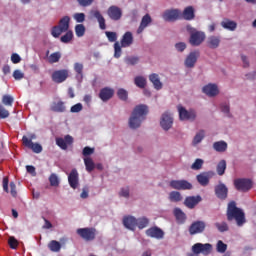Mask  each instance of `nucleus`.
Masks as SVG:
<instances>
[{
	"label": "nucleus",
	"mask_w": 256,
	"mask_h": 256,
	"mask_svg": "<svg viewBox=\"0 0 256 256\" xmlns=\"http://www.w3.org/2000/svg\"><path fill=\"white\" fill-rule=\"evenodd\" d=\"M226 217L227 221L229 222L236 221V225L238 227H243L247 223V218H245V211L237 207V203L235 201L228 203Z\"/></svg>",
	"instance_id": "f257e3e1"
},
{
	"label": "nucleus",
	"mask_w": 256,
	"mask_h": 256,
	"mask_svg": "<svg viewBox=\"0 0 256 256\" xmlns=\"http://www.w3.org/2000/svg\"><path fill=\"white\" fill-rule=\"evenodd\" d=\"M149 114V107L145 104H139L133 109L132 115L129 119L130 129H139L141 123L147 119Z\"/></svg>",
	"instance_id": "f03ea898"
},
{
	"label": "nucleus",
	"mask_w": 256,
	"mask_h": 256,
	"mask_svg": "<svg viewBox=\"0 0 256 256\" xmlns=\"http://www.w3.org/2000/svg\"><path fill=\"white\" fill-rule=\"evenodd\" d=\"M186 30L190 33L189 43L192 47H199L205 41V32L197 31L191 25L186 26Z\"/></svg>",
	"instance_id": "7ed1b4c3"
},
{
	"label": "nucleus",
	"mask_w": 256,
	"mask_h": 256,
	"mask_svg": "<svg viewBox=\"0 0 256 256\" xmlns=\"http://www.w3.org/2000/svg\"><path fill=\"white\" fill-rule=\"evenodd\" d=\"M71 21V18L69 16H64L60 21L59 25L52 27L51 35L55 39H58V37H61V33H67L69 31V23Z\"/></svg>",
	"instance_id": "20e7f679"
},
{
	"label": "nucleus",
	"mask_w": 256,
	"mask_h": 256,
	"mask_svg": "<svg viewBox=\"0 0 256 256\" xmlns=\"http://www.w3.org/2000/svg\"><path fill=\"white\" fill-rule=\"evenodd\" d=\"M37 139V135L35 134H28V136L22 137V143L24 147H27L28 149H31L33 153H41L43 151V146L39 143H33V140Z\"/></svg>",
	"instance_id": "39448f33"
},
{
	"label": "nucleus",
	"mask_w": 256,
	"mask_h": 256,
	"mask_svg": "<svg viewBox=\"0 0 256 256\" xmlns=\"http://www.w3.org/2000/svg\"><path fill=\"white\" fill-rule=\"evenodd\" d=\"M234 187L236 191L247 193V191L253 189V181L248 178H237L234 180Z\"/></svg>",
	"instance_id": "423d86ee"
},
{
	"label": "nucleus",
	"mask_w": 256,
	"mask_h": 256,
	"mask_svg": "<svg viewBox=\"0 0 256 256\" xmlns=\"http://www.w3.org/2000/svg\"><path fill=\"white\" fill-rule=\"evenodd\" d=\"M213 251V245L206 243H196L192 246V253H194L195 255H211Z\"/></svg>",
	"instance_id": "0eeeda50"
},
{
	"label": "nucleus",
	"mask_w": 256,
	"mask_h": 256,
	"mask_svg": "<svg viewBox=\"0 0 256 256\" xmlns=\"http://www.w3.org/2000/svg\"><path fill=\"white\" fill-rule=\"evenodd\" d=\"M178 113L180 121H195L197 119V112L195 110H187L181 105L178 106Z\"/></svg>",
	"instance_id": "6e6552de"
},
{
	"label": "nucleus",
	"mask_w": 256,
	"mask_h": 256,
	"mask_svg": "<svg viewBox=\"0 0 256 256\" xmlns=\"http://www.w3.org/2000/svg\"><path fill=\"white\" fill-rule=\"evenodd\" d=\"M181 17L182 14L179 9H167L162 14V18L168 23H175V21H179Z\"/></svg>",
	"instance_id": "1a4fd4ad"
},
{
	"label": "nucleus",
	"mask_w": 256,
	"mask_h": 256,
	"mask_svg": "<svg viewBox=\"0 0 256 256\" xmlns=\"http://www.w3.org/2000/svg\"><path fill=\"white\" fill-rule=\"evenodd\" d=\"M76 233L84 241H94L97 235V230L95 228H79Z\"/></svg>",
	"instance_id": "9d476101"
},
{
	"label": "nucleus",
	"mask_w": 256,
	"mask_h": 256,
	"mask_svg": "<svg viewBox=\"0 0 256 256\" xmlns=\"http://www.w3.org/2000/svg\"><path fill=\"white\" fill-rule=\"evenodd\" d=\"M169 186L171 189H176L178 191H189L193 189V184L187 180H171Z\"/></svg>",
	"instance_id": "9b49d317"
},
{
	"label": "nucleus",
	"mask_w": 256,
	"mask_h": 256,
	"mask_svg": "<svg viewBox=\"0 0 256 256\" xmlns=\"http://www.w3.org/2000/svg\"><path fill=\"white\" fill-rule=\"evenodd\" d=\"M160 126L164 131H169L173 127V116L171 115V112L166 111L162 114L160 119Z\"/></svg>",
	"instance_id": "f8f14e48"
},
{
	"label": "nucleus",
	"mask_w": 256,
	"mask_h": 256,
	"mask_svg": "<svg viewBox=\"0 0 256 256\" xmlns=\"http://www.w3.org/2000/svg\"><path fill=\"white\" fill-rule=\"evenodd\" d=\"M107 15L112 21H121L123 10L116 5H112L107 9Z\"/></svg>",
	"instance_id": "ddd939ff"
},
{
	"label": "nucleus",
	"mask_w": 256,
	"mask_h": 256,
	"mask_svg": "<svg viewBox=\"0 0 256 256\" xmlns=\"http://www.w3.org/2000/svg\"><path fill=\"white\" fill-rule=\"evenodd\" d=\"M215 177V172L213 171H207V172H202L196 176V179L202 187H207L209 185V181Z\"/></svg>",
	"instance_id": "4468645a"
},
{
	"label": "nucleus",
	"mask_w": 256,
	"mask_h": 256,
	"mask_svg": "<svg viewBox=\"0 0 256 256\" xmlns=\"http://www.w3.org/2000/svg\"><path fill=\"white\" fill-rule=\"evenodd\" d=\"M205 227H207V225L204 221H195L190 225L188 231L190 235H199V233L205 231Z\"/></svg>",
	"instance_id": "2eb2a0df"
},
{
	"label": "nucleus",
	"mask_w": 256,
	"mask_h": 256,
	"mask_svg": "<svg viewBox=\"0 0 256 256\" xmlns=\"http://www.w3.org/2000/svg\"><path fill=\"white\" fill-rule=\"evenodd\" d=\"M68 77L69 71L66 69L56 70L52 73V81H54V83H63L67 81Z\"/></svg>",
	"instance_id": "dca6fc26"
},
{
	"label": "nucleus",
	"mask_w": 256,
	"mask_h": 256,
	"mask_svg": "<svg viewBox=\"0 0 256 256\" xmlns=\"http://www.w3.org/2000/svg\"><path fill=\"white\" fill-rule=\"evenodd\" d=\"M56 145L63 149V151H67L69 145H73V136L66 135L64 138H56Z\"/></svg>",
	"instance_id": "f3484780"
},
{
	"label": "nucleus",
	"mask_w": 256,
	"mask_h": 256,
	"mask_svg": "<svg viewBox=\"0 0 256 256\" xmlns=\"http://www.w3.org/2000/svg\"><path fill=\"white\" fill-rule=\"evenodd\" d=\"M199 55V51L190 52L185 59V67L188 69H193V67H195V63H197V59H199Z\"/></svg>",
	"instance_id": "a211bd4d"
},
{
	"label": "nucleus",
	"mask_w": 256,
	"mask_h": 256,
	"mask_svg": "<svg viewBox=\"0 0 256 256\" xmlns=\"http://www.w3.org/2000/svg\"><path fill=\"white\" fill-rule=\"evenodd\" d=\"M68 183L72 189H77L79 187V172L77 169H72L68 175Z\"/></svg>",
	"instance_id": "6ab92c4d"
},
{
	"label": "nucleus",
	"mask_w": 256,
	"mask_h": 256,
	"mask_svg": "<svg viewBox=\"0 0 256 256\" xmlns=\"http://www.w3.org/2000/svg\"><path fill=\"white\" fill-rule=\"evenodd\" d=\"M115 95V90L109 87L102 88L99 92V98L104 103H107L110 99H113V96Z\"/></svg>",
	"instance_id": "aec40b11"
},
{
	"label": "nucleus",
	"mask_w": 256,
	"mask_h": 256,
	"mask_svg": "<svg viewBox=\"0 0 256 256\" xmlns=\"http://www.w3.org/2000/svg\"><path fill=\"white\" fill-rule=\"evenodd\" d=\"M229 193V189L227 186L223 183L218 184L215 186V195L218 197V199H221L224 201V199H227V195Z\"/></svg>",
	"instance_id": "412c9836"
},
{
	"label": "nucleus",
	"mask_w": 256,
	"mask_h": 256,
	"mask_svg": "<svg viewBox=\"0 0 256 256\" xmlns=\"http://www.w3.org/2000/svg\"><path fill=\"white\" fill-rule=\"evenodd\" d=\"M146 235L153 239H163V237H165V232H163L161 228L154 226L146 230Z\"/></svg>",
	"instance_id": "4be33fe9"
},
{
	"label": "nucleus",
	"mask_w": 256,
	"mask_h": 256,
	"mask_svg": "<svg viewBox=\"0 0 256 256\" xmlns=\"http://www.w3.org/2000/svg\"><path fill=\"white\" fill-rule=\"evenodd\" d=\"M123 225L126 229H129L130 231H135V229H137V218L133 216H124Z\"/></svg>",
	"instance_id": "5701e85b"
},
{
	"label": "nucleus",
	"mask_w": 256,
	"mask_h": 256,
	"mask_svg": "<svg viewBox=\"0 0 256 256\" xmlns=\"http://www.w3.org/2000/svg\"><path fill=\"white\" fill-rule=\"evenodd\" d=\"M199 203H201V196H188L184 200V205L188 209H195V206Z\"/></svg>",
	"instance_id": "b1692460"
},
{
	"label": "nucleus",
	"mask_w": 256,
	"mask_h": 256,
	"mask_svg": "<svg viewBox=\"0 0 256 256\" xmlns=\"http://www.w3.org/2000/svg\"><path fill=\"white\" fill-rule=\"evenodd\" d=\"M202 91L208 97H216V95H219V88L216 84H208L202 88Z\"/></svg>",
	"instance_id": "393cba45"
},
{
	"label": "nucleus",
	"mask_w": 256,
	"mask_h": 256,
	"mask_svg": "<svg viewBox=\"0 0 256 256\" xmlns=\"http://www.w3.org/2000/svg\"><path fill=\"white\" fill-rule=\"evenodd\" d=\"M90 14L92 15V17H94V19H97L100 29L105 31V29H107V25L105 24V17H103V14H101V11L92 10L90 11Z\"/></svg>",
	"instance_id": "a878e982"
},
{
	"label": "nucleus",
	"mask_w": 256,
	"mask_h": 256,
	"mask_svg": "<svg viewBox=\"0 0 256 256\" xmlns=\"http://www.w3.org/2000/svg\"><path fill=\"white\" fill-rule=\"evenodd\" d=\"M206 44L209 49H217L221 45V36H209Z\"/></svg>",
	"instance_id": "bb28decb"
},
{
	"label": "nucleus",
	"mask_w": 256,
	"mask_h": 256,
	"mask_svg": "<svg viewBox=\"0 0 256 256\" xmlns=\"http://www.w3.org/2000/svg\"><path fill=\"white\" fill-rule=\"evenodd\" d=\"M181 19H185V21H193L195 19V9L193 6H188L181 12Z\"/></svg>",
	"instance_id": "cd10ccee"
},
{
	"label": "nucleus",
	"mask_w": 256,
	"mask_h": 256,
	"mask_svg": "<svg viewBox=\"0 0 256 256\" xmlns=\"http://www.w3.org/2000/svg\"><path fill=\"white\" fill-rule=\"evenodd\" d=\"M121 47H131L133 45V33L126 32L120 41Z\"/></svg>",
	"instance_id": "c85d7f7f"
},
{
	"label": "nucleus",
	"mask_w": 256,
	"mask_h": 256,
	"mask_svg": "<svg viewBox=\"0 0 256 256\" xmlns=\"http://www.w3.org/2000/svg\"><path fill=\"white\" fill-rule=\"evenodd\" d=\"M173 213L179 225H183V223L187 221V215L185 214V212H183V210H181V208H175Z\"/></svg>",
	"instance_id": "c756f323"
},
{
	"label": "nucleus",
	"mask_w": 256,
	"mask_h": 256,
	"mask_svg": "<svg viewBox=\"0 0 256 256\" xmlns=\"http://www.w3.org/2000/svg\"><path fill=\"white\" fill-rule=\"evenodd\" d=\"M149 81L152 82L153 87L154 89H156V91H160V89H163V83H161V80L159 79V74H150Z\"/></svg>",
	"instance_id": "7c9ffc66"
},
{
	"label": "nucleus",
	"mask_w": 256,
	"mask_h": 256,
	"mask_svg": "<svg viewBox=\"0 0 256 256\" xmlns=\"http://www.w3.org/2000/svg\"><path fill=\"white\" fill-rule=\"evenodd\" d=\"M151 21H152V19L149 14H146L143 16L140 26L137 29L138 35L143 33V31L145 30L146 27H148V25L151 23Z\"/></svg>",
	"instance_id": "2f4dec72"
},
{
	"label": "nucleus",
	"mask_w": 256,
	"mask_h": 256,
	"mask_svg": "<svg viewBox=\"0 0 256 256\" xmlns=\"http://www.w3.org/2000/svg\"><path fill=\"white\" fill-rule=\"evenodd\" d=\"M65 109V102L63 101L53 102L50 107V110L54 113H65Z\"/></svg>",
	"instance_id": "473e14b6"
},
{
	"label": "nucleus",
	"mask_w": 256,
	"mask_h": 256,
	"mask_svg": "<svg viewBox=\"0 0 256 256\" xmlns=\"http://www.w3.org/2000/svg\"><path fill=\"white\" fill-rule=\"evenodd\" d=\"M221 27H223V29H227L228 31H235V29H237V22L225 19L221 22Z\"/></svg>",
	"instance_id": "72a5a7b5"
},
{
	"label": "nucleus",
	"mask_w": 256,
	"mask_h": 256,
	"mask_svg": "<svg viewBox=\"0 0 256 256\" xmlns=\"http://www.w3.org/2000/svg\"><path fill=\"white\" fill-rule=\"evenodd\" d=\"M213 149L218 153H224L227 151V142L225 141H218L213 144Z\"/></svg>",
	"instance_id": "f704fd0d"
},
{
	"label": "nucleus",
	"mask_w": 256,
	"mask_h": 256,
	"mask_svg": "<svg viewBox=\"0 0 256 256\" xmlns=\"http://www.w3.org/2000/svg\"><path fill=\"white\" fill-rule=\"evenodd\" d=\"M134 84L136 87H139V89H145V87H147V79L143 76H136L134 78Z\"/></svg>",
	"instance_id": "c9c22d12"
},
{
	"label": "nucleus",
	"mask_w": 256,
	"mask_h": 256,
	"mask_svg": "<svg viewBox=\"0 0 256 256\" xmlns=\"http://www.w3.org/2000/svg\"><path fill=\"white\" fill-rule=\"evenodd\" d=\"M84 165L88 173H91L92 171L95 170V162H93V158L91 157L84 158Z\"/></svg>",
	"instance_id": "e433bc0d"
},
{
	"label": "nucleus",
	"mask_w": 256,
	"mask_h": 256,
	"mask_svg": "<svg viewBox=\"0 0 256 256\" xmlns=\"http://www.w3.org/2000/svg\"><path fill=\"white\" fill-rule=\"evenodd\" d=\"M48 249H50L52 253H59V251H61V243L57 240H52L48 244Z\"/></svg>",
	"instance_id": "4c0bfd02"
},
{
	"label": "nucleus",
	"mask_w": 256,
	"mask_h": 256,
	"mask_svg": "<svg viewBox=\"0 0 256 256\" xmlns=\"http://www.w3.org/2000/svg\"><path fill=\"white\" fill-rule=\"evenodd\" d=\"M169 201L172 203H179V201H183V196H181V192L172 191L169 194Z\"/></svg>",
	"instance_id": "58836bf2"
},
{
	"label": "nucleus",
	"mask_w": 256,
	"mask_h": 256,
	"mask_svg": "<svg viewBox=\"0 0 256 256\" xmlns=\"http://www.w3.org/2000/svg\"><path fill=\"white\" fill-rule=\"evenodd\" d=\"M227 169V161L221 160L216 167L217 174L222 176L225 175V171Z\"/></svg>",
	"instance_id": "ea45409f"
},
{
	"label": "nucleus",
	"mask_w": 256,
	"mask_h": 256,
	"mask_svg": "<svg viewBox=\"0 0 256 256\" xmlns=\"http://www.w3.org/2000/svg\"><path fill=\"white\" fill-rule=\"evenodd\" d=\"M214 226L219 231V233H226V231H229V224H227V222H225V221H223V222H216L214 224Z\"/></svg>",
	"instance_id": "a19ab883"
},
{
	"label": "nucleus",
	"mask_w": 256,
	"mask_h": 256,
	"mask_svg": "<svg viewBox=\"0 0 256 256\" xmlns=\"http://www.w3.org/2000/svg\"><path fill=\"white\" fill-rule=\"evenodd\" d=\"M61 61V52H54L48 57V63L53 65V63H59Z\"/></svg>",
	"instance_id": "79ce46f5"
},
{
	"label": "nucleus",
	"mask_w": 256,
	"mask_h": 256,
	"mask_svg": "<svg viewBox=\"0 0 256 256\" xmlns=\"http://www.w3.org/2000/svg\"><path fill=\"white\" fill-rule=\"evenodd\" d=\"M61 43H71L73 41V31L67 30L65 35L60 38Z\"/></svg>",
	"instance_id": "37998d69"
},
{
	"label": "nucleus",
	"mask_w": 256,
	"mask_h": 256,
	"mask_svg": "<svg viewBox=\"0 0 256 256\" xmlns=\"http://www.w3.org/2000/svg\"><path fill=\"white\" fill-rule=\"evenodd\" d=\"M203 139H205V130H200L193 139V145H199V143H201V141H203Z\"/></svg>",
	"instance_id": "c03bdc74"
},
{
	"label": "nucleus",
	"mask_w": 256,
	"mask_h": 256,
	"mask_svg": "<svg viewBox=\"0 0 256 256\" xmlns=\"http://www.w3.org/2000/svg\"><path fill=\"white\" fill-rule=\"evenodd\" d=\"M14 101H15V99L11 95L6 94V95H3V97H2V103L6 107H13V102Z\"/></svg>",
	"instance_id": "a18cd8bd"
},
{
	"label": "nucleus",
	"mask_w": 256,
	"mask_h": 256,
	"mask_svg": "<svg viewBox=\"0 0 256 256\" xmlns=\"http://www.w3.org/2000/svg\"><path fill=\"white\" fill-rule=\"evenodd\" d=\"M117 97L120 99V101H127V99L129 98V93L127 92V90L120 88L117 91Z\"/></svg>",
	"instance_id": "49530a36"
},
{
	"label": "nucleus",
	"mask_w": 256,
	"mask_h": 256,
	"mask_svg": "<svg viewBox=\"0 0 256 256\" xmlns=\"http://www.w3.org/2000/svg\"><path fill=\"white\" fill-rule=\"evenodd\" d=\"M203 163V159L197 158L195 162L191 165V169H193V171H199L203 168Z\"/></svg>",
	"instance_id": "de8ad7c7"
},
{
	"label": "nucleus",
	"mask_w": 256,
	"mask_h": 256,
	"mask_svg": "<svg viewBox=\"0 0 256 256\" xmlns=\"http://www.w3.org/2000/svg\"><path fill=\"white\" fill-rule=\"evenodd\" d=\"M149 225V219L146 217L138 218L137 219V227L140 229H145Z\"/></svg>",
	"instance_id": "09e8293b"
},
{
	"label": "nucleus",
	"mask_w": 256,
	"mask_h": 256,
	"mask_svg": "<svg viewBox=\"0 0 256 256\" xmlns=\"http://www.w3.org/2000/svg\"><path fill=\"white\" fill-rule=\"evenodd\" d=\"M217 253H225L227 251V244H225L222 240H219L216 244Z\"/></svg>",
	"instance_id": "8fccbe9b"
},
{
	"label": "nucleus",
	"mask_w": 256,
	"mask_h": 256,
	"mask_svg": "<svg viewBox=\"0 0 256 256\" xmlns=\"http://www.w3.org/2000/svg\"><path fill=\"white\" fill-rule=\"evenodd\" d=\"M51 187H59V177L57 174H51L49 177Z\"/></svg>",
	"instance_id": "3c124183"
},
{
	"label": "nucleus",
	"mask_w": 256,
	"mask_h": 256,
	"mask_svg": "<svg viewBox=\"0 0 256 256\" xmlns=\"http://www.w3.org/2000/svg\"><path fill=\"white\" fill-rule=\"evenodd\" d=\"M121 47L123 46H121L119 42L114 43V57L116 59H119V57H121V53H122Z\"/></svg>",
	"instance_id": "603ef678"
},
{
	"label": "nucleus",
	"mask_w": 256,
	"mask_h": 256,
	"mask_svg": "<svg viewBox=\"0 0 256 256\" xmlns=\"http://www.w3.org/2000/svg\"><path fill=\"white\" fill-rule=\"evenodd\" d=\"M75 33L78 37H83V35H85V26L83 24L76 25Z\"/></svg>",
	"instance_id": "864d4df0"
},
{
	"label": "nucleus",
	"mask_w": 256,
	"mask_h": 256,
	"mask_svg": "<svg viewBox=\"0 0 256 256\" xmlns=\"http://www.w3.org/2000/svg\"><path fill=\"white\" fill-rule=\"evenodd\" d=\"M8 244L10 249H17V247H19V241H17V239H15V237L11 236L8 239Z\"/></svg>",
	"instance_id": "5fc2aeb1"
},
{
	"label": "nucleus",
	"mask_w": 256,
	"mask_h": 256,
	"mask_svg": "<svg viewBox=\"0 0 256 256\" xmlns=\"http://www.w3.org/2000/svg\"><path fill=\"white\" fill-rule=\"evenodd\" d=\"M220 109H221L222 113H224L227 117H231L229 104H227V103L221 104Z\"/></svg>",
	"instance_id": "6e6d98bb"
},
{
	"label": "nucleus",
	"mask_w": 256,
	"mask_h": 256,
	"mask_svg": "<svg viewBox=\"0 0 256 256\" xmlns=\"http://www.w3.org/2000/svg\"><path fill=\"white\" fill-rule=\"evenodd\" d=\"M127 65H137L139 63V57L137 56H130L125 59Z\"/></svg>",
	"instance_id": "4d7b16f0"
},
{
	"label": "nucleus",
	"mask_w": 256,
	"mask_h": 256,
	"mask_svg": "<svg viewBox=\"0 0 256 256\" xmlns=\"http://www.w3.org/2000/svg\"><path fill=\"white\" fill-rule=\"evenodd\" d=\"M74 71L77 73V75H80V77H83V64L76 62L74 64Z\"/></svg>",
	"instance_id": "13d9d810"
},
{
	"label": "nucleus",
	"mask_w": 256,
	"mask_h": 256,
	"mask_svg": "<svg viewBox=\"0 0 256 256\" xmlns=\"http://www.w3.org/2000/svg\"><path fill=\"white\" fill-rule=\"evenodd\" d=\"M73 19L76 20V23H84L85 22V13H75L73 15Z\"/></svg>",
	"instance_id": "bf43d9fd"
},
{
	"label": "nucleus",
	"mask_w": 256,
	"mask_h": 256,
	"mask_svg": "<svg viewBox=\"0 0 256 256\" xmlns=\"http://www.w3.org/2000/svg\"><path fill=\"white\" fill-rule=\"evenodd\" d=\"M106 33V37L108 39V41H110V43H115V41H117V33L115 32H105Z\"/></svg>",
	"instance_id": "052dcab7"
},
{
	"label": "nucleus",
	"mask_w": 256,
	"mask_h": 256,
	"mask_svg": "<svg viewBox=\"0 0 256 256\" xmlns=\"http://www.w3.org/2000/svg\"><path fill=\"white\" fill-rule=\"evenodd\" d=\"M71 113H81L83 111V104L77 103L70 108Z\"/></svg>",
	"instance_id": "680f3d73"
},
{
	"label": "nucleus",
	"mask_w": 256,
	"mask_h": 256,
	"mask_svg": "<svg viewBox=\"0 0 256 256\" xmlns=\"http://www.w3.org/2000/svg\"><path fill=\"white\" fill-rule=\"evenodd\" d=\"M94 1L95 0H77V3L80 7H91Z\"/></svg>",
	"instance_id": "e2e57ef3"
},
{
	"label": "nucleus",
	"mask_w": 256,
	"mask_h": 256,
	"mask_svg": "<svg viewBox=\"0 0 256 256\" xmlns=\"http://www.w3.org/2000/svg\"><path fill=\"white\" fill-rule=\"evenodd\" d=\"M13 77L16 81H21V79L25 78V74L21 72V70H15L13 72Z\"/></svg>",
	"instance_id": "0e129e2a"
},
{
	"label": "nucleus",
	"mask_w": 256,
	"mask_h": 256,
	"mask_svg": "<svg viewBox=\"0 0 256 256\" xmlns=\"http://www.w3.org/2000/svg\"><path fill=\"white\" fill-rule=\"evenodd\" d=\"M94 153H95V149H93L89 146L84 147V149L82 151V154L84 157H89V155H93Z\"/></svg>",
	"instance_id": "69168bd1"
},
{
	"label": "nucleus",
	"mask_w": 256,
	"mask_h": 256,
	"mask_svg": "<svg viewBox=\"0 0 256 256\" xmlns=\"http://www.w3.org/2000/svg\"><path fill=\"white\" fill-rule=\"evenodd\" d=\"M9 117V111L0 104V119H7Z\"/></svg>",
	"instance_id": "338daca9"
},
{
	"label": "nucleus",
	"mask_w": 256,
	"mask_h": 256,
	"mask_svg": "<svg viewBox=\"0 0 256 256\" xmlns=\"http://www.w3.org/2000/svg\"><path fill=\"white\" fill-rule=\"evenodd\" d=\"M175 49H177L180 53H183V51H185V49H187V44H185V42L176 43Z\"/></svg>",
	"instance_id": "774afa93"
}]
</instances>
